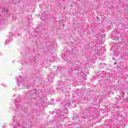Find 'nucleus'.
<instances>
[{"label": "nucleus", "mask_w": 128, "mask_h": 128, "mask_svg": "<svg viewBox=\"0 0 128 128\" xmlns=\"http://www.w3.org/2000/svg\"><path fill=\"white\" fill-rule=\"evenodd\" d=\"M78 54V50L76 48H71L70 51V54Z\"/></svg>", "instance_id": "obj_1"}, {"label": "nucleus", "mask_w": 128, "mask_h": 128, "mask_svg": "<svg viewBox=\"0 0 128 128\" xmlns=\"http://www.w3.org/2000/svg\"><path fill=\"white\" fill-rule=\"evenodd\" d=\"M17 84L18 86H20L21 88H24V84H22V81H18V80Z\"/></svg>", "instance_id": "obj_2"}, {"label": "nucleus", "mask_w": 128, "mask_h": 128, "mask_svg": "<svg viewBox=\"0 0 128 128\" xmlns=\"http://www.w3.org/2000/svg\"><path fill=\"white\" fill-rule=\"evenodd\" d=\"M64 104V108H65L66 110V108H70L72 106V104H70V103H67V104Z\"/></svg>", "instance_id": "obj_3"}, {"label": "nucleus", "mask_w": 128, "mask_h": 128, "mask_svg": "<svg viewBox=\"0 0 128 128\" xmlns=\"http://www.w3.org/2000/svg\"><path fill=\"white\" fill-rule=\"evenodd\" d=\"M16 110H15L16 111H18V110H22V106H20V105H18L16 104Z\"/></svg>", "instance_id": "obj_4"}, {"label": "nucleus", "mask_w": 128, "mask_h": 128, "mask_svg": "<svg viewBox=\"0 0 128 128\" xmlns=\"http://www.w3.org/2000/svg\"><path fill=\"white\" fill-rule=\"evenodd\" d=\"M4 23V20L2 18V16H0V24H2Z\"/></svg>", "instance_id": "obj_5"}, {"label": "nucleus", "mask_w": 128, "mask_h": 128, "mask_svg": "<svg viewBox=\"0 0 128 128\" xmlns=\"http://www.w3.org/2000/svg\"><path fill=\"white\" fill-rule=\"evenodd\" d=\"M12 40V38L7 39L6 41L5 44H8V43Z\"/></svg>", "instance_id": "obj_6"}, {"label": "nucleus", "mask_w": 128, "mask_h": 128, "mask_svg": "<svg viewBox=\"0 0 128 128\" xmlns=\"http://www.w3.org/2000/svg\"><path fill=\"white\" fill-rule=\"evenodd\" d=\"M96 54L98 56H100V54H102V50H98Z\"/></svg>", "instance_id": "obj_7"}, {"label": "nucleus", "mask_w": 128, "mask_h": 128, "mask_svg": "<svg viewBox=\"0 0 128 128\" xmlns=\"http://www.w3.org/2000/svg\"><path fill=\"white\" fill-rule=\"evenodd\" d=\"M10 36H12V32H10Z\"/></svg>", "instance_id": "obj_8"}, {"label": "nucleus", "mask_w": 128, "mask_h": 128, "mask_svg": "<svg viewBox=\"0 0 128 128\" xmlns=\"http://www.w3.org/2000/svg\"><path fill=\"white\" fill-rule=\"evenodd\" d=\"M96 18L97 20H100V18H98V16H96Z\"/></svg>", "instance_id": "obj_9"}, {"label": "nucleus", "mask_w": 128, "mask_h": 128, "mask_svg": "<svg viewBox=\"0 0 128 128\" xmlns=\"http://www.w3.org/2000/svg\"><path fill=\"white\" fill-rule=\"evenodd\" d=\"M18 2H20V0H16Z\"/></svg>", "instance_id": "obj_10"}, {"label": "nucleus", "mask_w": 128, "mask_h": 128, "mask_svg": "<svg viewBox=\"0 0 128 128\" xmlns=\"http://www.w3.org/2000/svg\"><path fill=\"white\" fill-rule=\"evenodd\" d=\"M14 4H18V2H14Z\"/></svg>", "instance_id": "obj_11"}, {"label": "nucleus", "mask_w": 128, "mask_h": 128, "mask_svg": "<svg viewBox=\"0 0 128 128\" xmlns=\"http://www.w3.org/2000/svg\"><path fill=\"white\" fill-rule=\"evenodd\" d=\"M14 120H16V116L14 118Z\"/></svg>", "instance_id": "obj_12"}, {"label": "nucleus", "mask_w": 128, "mask_h": 128, "mask_svg": "<svg viewBox=\"0 0 128 128\" xmlns=\"http://www.w3.org/2000/svg\"><path fill=\"white\" fill-rule=\"evenodd\" d=\"M19 80H22V77H20V78H19Z\"/></svg>", "instance_id": "obj_13"}, {"label": "nucleus", "mask_w": 128, "mask_h": 128, "mask_svg": "<svg viewBox=\"0 0 128 128\" xmlns=\"http://www.w3.org/2000/svg\"><path fill=\"white\" fill-rule=\"evenodd\" d=\"M3 128H6V127L5 126H4Z\"/></svg>", "instance_id": "obj_14"}, {"label": "nucleus", "mask_w": 128, "mask_h": 128, "mask_svg": "<svg viewBox=\"0 0 128 128\" xmlns=\"http://www.w3.org/2000/svg\"><path fill=\"white\" fill-rule=\"evenodd\" d=\"M65 9H66V7H64V10H65Z\"/></svg>", "instance_id": "obj_15"}, {"label": "nucleus", "mask_w": 128, "mask_h": 128, "mask_svg": "<svg viewBox=\"0 0 128 128\" xmlns=\"http://www.w3.org/2000/svg\"><path fill=\"white\" fill-rule=\"evenodd\" d=\"M66 58V56H64V58Z\"/></svg>", "instance_id": "obj_16"}, {"label": "nucleus", "mask_w": 128, "mask_h": 128, "mask_svg": "<svg viewBox=\"0 0 128 128\" xmlns=\"http://www.w3.org/2000/svg\"><path fill=\"white\" fill-rule=\"evenodd\" d=\"M114 64V65L116 64V63L115 62V63Z\"/></svg>", "instance_id": "obj_17"}, {"label": "nucleus", "mask_w": 128, "mask_h": 128, "mask_svg": "<svg viewBox=\"0 0 128 128\" xmlns=\"http://www.w3.org/2000/svg\"><path fill=\"white\" fill-rule=\"evenodd\" d=\"M66 112V114H68V112Z\"/></svg>", "instance_id": "obj_18"}, {"label": "nucleus", "mask_w": 128, "mask_h": 128, "mask_svg": "<svg viewBox=\"0 0 128 128\" xmlns=\"http://www.w3.org/2000/svg\"><path fill=\"white\" fill-rule=\"evenodd\" d=\"M14 96H16L15 94L14 95Z\"/></svg>", "instance_id": "obj_19"}, {"label": "nucleus", "mask_w": 128, "mask_h": 128, "mask_svg": "<svg viewBox=\"0 0 128 128\" xmlns=\"http://www.w3.org/2000/svg\"><path fill=\"white\" fill-rule=\"evenodd\" d=\"M71 6H72V5H71Z\"/></svg>", "instance_id": "obj_20"}, {"label": "nucleus", "mask_w": 128, "mask_h": 128, "mask_svg": "<svg viewBox=\"0 0 128 128\" xmlns=\"http://www.w3.org/2000/svg\"><path fill=\"white\" fill-rule=\"evenodd\" d=\"M6 12H8V10H6Z\"/></svg>", "instance_id": "obj_21"}]
</instances>
